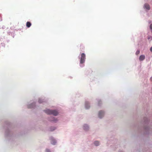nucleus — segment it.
I'll list each match as a JSON object with an SVG mask.
<instances>
[{
	"label": "nucleus",
	"instance_id": "nucleus-9",
	"mask_svg": "<svg viewBox=\"0 0 152 152\" xmlns=\"http://www.w3.org/2000/svg\"><path fill=\"white\" fill-rule=\"evenodd\" d=\"M84 129L85 130H87L88 128V126L87 124H85L83 126Z\"/></svg>",
	"mask_w": 152,
	"mask_h": 152
},
{
	"label": "nucleus",
	"instance_id": "nucleus-12",
	"mask_svg": "<svg viewBox=\"0 0 152 152\" xmlns=\"http://www.w3.org/2000/svg\"><path fill=\"white\" fill-rule=\"evenodd\" d=\"M140 53V51L139 50H137V51L136 53V55H138Z\"/></svg>",
	"mask_w": 152,
	"mask_h": 152
},
{
	"label": "nucleus",
	"instance_id": "nucleus-18",
	"mask_svg": "<svg viewBox=\"0 0 152 152\" xmlns=\"http://www.w3.org/2000/svg\"><path fill=\"white\" fill-rule=\"evenodd\" d=\"M150 80L151 81H152V77L150 78Z\"/></svg>",
	"mask_w": 152,
	"mask_h": 152
},
{
	"label": "nucleus",
	"instance_id": "nucleus-14",
	"mask_svg": "<svg viewBox=\"0 0 152 152\" xmlns=\"http://www.w3.org/2000/svg\"><path fill=\"white\" fill-rule=\"evenodd\" d=\"M102 104V102L101 101H99L98 102V105H100V104Z\"/></svg>",
	"mask_w": 152,
	"mask_h": 152
},
{
	"label": "nucleus",
	"instance_id": "nucleus-15",
	"mask_svg": "<svg viewBox=\"0 0 152 152\" xmlns=\"http://www.w3.org/2000/svg\"><path fill=\"white\" fill-rule=\"evenodd\" d=\"M46 152H50V151L49 150L46 149Z\"/></svg>",
	"mask_w": 152,
	"mask_h": 152
},
{
	"label": "nucleus",
	"instance_id": "nucleus-10",
	"mask_svg": "<svg viewBox=\"0 0 152 152\" xmlns=\"http://www.w3.org/2000/svg\"><path fill=\"white\" fill-rule=\"evenodd\" d=\"M35 104L33 103V104H30L29 105L28 107L29 108H33L35 106Z\"/></svg>",
	"mask_w": 152,
	"mask_h": 152
},
{
	"label": "nucleus",
	"instance_id": "nucleus-7",
	"mask_svg": "<svg viewBox=\"0 0 152 152\" xmlns=\"http://www.w3.org/2000/svg\"><path fill=\"white\" fill-rule=\"evenodd\" d=\"M31 23L29 22H27L26 23V26L28 28L30 27L31 26Z\"/></svg>",
	"mask_w": 152,
	"mask_h": 152
},
{
	"label": "nucleus",
	"instance_id": "nucleus-4",
	"mask_svg": "<svg viewBox=\"0 0 152 152\" xmlns=\"http://www.w3.org/2000/svg\"><path fill=\"white\" fill-rule=\"evenodd\" d=\"M145 57L144 55H142L140 56L139 57V60L140 61H142L145 59Z\"/></svg>",
	"mask_w": 152,
	"mask_h": 152
},
{
	"label": "nucleus",
	"instance_id": "nucleus-17",
	"mask_svg": "<svg viewBox=\"0 0 152 152\" xmlns=\"http://www.w3.org/2000/svg\"><path fill=\"white\" fill-rule=\"evenodd\" d=\"M150 50L151 51V52H152V47H151L150 49Z\"/></svg>",
	"mask_w": 152,
	"mask_h": 152
},
{
	"label": "nucleus",
	"instance_id": "nucleus-16",
	"mask_svg": "<svg viewBox=\"0 0 152 152\" xmlns=\"http://www.w3.org/2000/svg\"><path fill=\"white\" fill-rule=\"evenodd\" d=\"M150 28L151 29H152V24H151L150 25Z\"/></svg>",
	"mask_w": 152,
	"mask_h": 152
},
{
	"label": "nucleus",
	"instance_id": "nucleus-8",
	"mask_svg": "<svg viewBox=\"0 0 152 152\" xmlns=\"http://www.w3.org/2000/svg\"><path fill=\"white\" fill-rule=\"evenodd\" d=\"M51 143L53 145H55V144L56 143V141L54 139H52Z\"/></svg>",
	"mask_w": 152,
	"mask_h": 152
},
{
	"label": "nucleus",
	"instance_id": "nucleus-5",
	"mask_svg": "<svg viewBox=\"0 0 152 152\" xmlns=\"http://www.w3.org/2000/svg\"><path fill=\"white\" fill-rule=\"evenodd\" d=\"M85 106L86 108L87 109H88L90 107V106L88 102H86Z\"/></svg>",
	"mask_w": 152,
	"mask_h": 152
},
{
	"label": "nucleus",
	"instance_id": "nucleus-1",
	"mask_svg": "<svg viewBox=\"0 0 152 152\" xmlns=\"http://www.w3.org/2000/svg\"><path fill=\"white\" fill-rule=\"evenodd\" d=\"M44 111L46 113L48 114H53L54 115L56 116L58 114V112L55 110H52L47 109L44 110Z\"/></svg>",
	"mask_w": 152,
	"mask_h": 152
},
{
	"label": "nucleus",
	"instance_id": "nucleus-13",
	"mask_svg": "<svg viewBox=\"0 0 152 152\" xmlns=\"http://www.w3.org/2000/svg\"><path fill=\"white\" fill-rule=\"evenodd\" d=\"M38 102L39 103H42V102H43L40 99H39V100Z\"/></svg>",
	"mask_w": 152,
	"mask_h": 152
},
{
	"label": "nucleus",
	"instance_id": "nucleus-11",
	"mask_svg": "<svg viewBox=\"0 0 152 152\" xmlns=\"http://www.w3.org/2000/svg\"><path fill=\"white\" fill-rule=\"evenodd\" d=\"M94 144L96 146H97L99 145V142L98 141H95L94 142Z\"/></svg>",
	"mask_w": 152,
	"mask_h": 152
},
{
	"label": "nucleus",
	"instance_id": "nucleus-6",
	"mask_svg": "<svg viewBox=\"0 0 152 152\" xmlns=\"http://www.w3.org/2000/svg\"><path fill=\"white\" fill-rule=\"evenodd\" d=\"M144 7L146 9L148 10L150 9V6H149V5L148 4H145L144 5Z\"/></svg>",
	"mask_w": 152,
	"mask_h": 152
},
{
	"label": "nucleus",
	"instance_id": "nucleus-3",
	"mask_svg": "<svg viewBox=\"0 0 152 152\" xmlns=\"http://www.w3.org/2000/svg\"><path fill=\"white\" fill-rule=\"evenodd\" d=\"M104 114V112L102 111H100L99 112L98 116L99 118H101L103 116Z\"/></svg>",
	"mask_w": 152,
	"mask_h": 152
},
{
	"label": "nucleus",
	"instance_id": "nucleus-2",
	"mask_svg": "<svg viewBox=\"0 0 152 152\" xmlns=\"http://www.w3.org/2000/svg\"><path fill=\"white\" fill-rule=\"evenodd\" d=\"M86 55L84 53H82L81 55V57L80 58V64H83L84 63L86 60Z\"/></svg>",
	"mask_w": 152,
	"mask_h": 152
}]
</instances>
